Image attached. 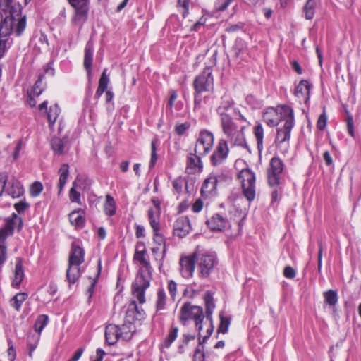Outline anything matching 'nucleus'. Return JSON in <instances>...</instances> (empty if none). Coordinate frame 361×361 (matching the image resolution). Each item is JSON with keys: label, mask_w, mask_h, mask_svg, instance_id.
I'll return each mask as SVG.
<instances>
[{"label": "nucleus", "mask_w": 361, "mask_h": 361, "mask_svg": "<svg viewBox=\"0 0 361 361\" xmlns=\"http://www.w3.org/2000/svg\"><path fill=\"white\" fill-rule=\"evenodd\" d=\"M184 185H185V188L188 189L187 182L183 178L180 176L176 178L172 182L173 190L178 194L182 192L183 186Z\"/></svg>", "instance_id": "3c124183"}, {"label": "nucleus", "mask_w": 361, "mask_h": 361, "mask_svg": "<svg viewBox=\"0 0 361 361\" xmlns=\"http://www.w3.org/2000/svg\"><path fill=\"white\" fill-rule=\"evenodd\" d=\"M44 76L42 75H39L38 79L35 82L34 86L30 92L33 96L38 97L39 96L44 90V87L42 86V80Z\"/></svg>", "instance_id": "09e8293b"}, {"label": "nucleus", "mask_w": 361, "mask_h": 361, "mask_svg": "<svg viewBox=\"0 0 361 361\" xmlns=\"http://www.w3.org/2000/svg\"><path fill=\"white\" fill-rule=\"evenodd\" d=\"M167 288L170 293L171 300L175 301L177 295V283L173 280H169Z\"/></svg>", "instance_id": "13d9d810"}, {"label": "nucleus", "mask_w": 361, "mask_h": 361, "mask_svg": "<svg viewBox=\"0 0 361 361\" xmlns=\"http://www.w3.org/2000/svg\"><path fill=\"white\" fill-rule=\"evenodd\" d=\"M245 100L247 104L249 105L252 109H259L263 105L262 101L252 94L247 95Z\"/></svg>", "instance_id": "de8ad7c7"}, {"label": "nucleus", "mask_w": 361, "mask_h": 361, "mask_svg": "<svg viewBox=\"0 0 361 361\" xmlns=\"http://www.w3.org/2000/svg\"><path fill=\"white\" fill-rule=\"evenodd\" d=\"M195 252L199 277L207 278L218 263L217 257L214 253Z\"/></svg>", "instance_id": "6e6552de"}, {"label": "nucleus", "mask_w": 361, "mask_h": 361, "mask_svg": "<svg viewBox=\"0 0 361 361\" xmlns=\"http://www.w3.org/2000/svg\"><path fill=\"white\" fill-rule=\"evenodd\" d=\"M262 118L263 121L270 127L276 126L279 124L278 113L274 108H269L264 112Z\"/></svg>", "instance_id": "c756f323"}, {"label": "nucleus", "mask_w": 361, "mask_h": 361, "mask_svg": "<svg viewBox=\"0 0 361 361\" xmlns=\"http://www.w3.org/2000/svg\"><path fill=\"white\" fill-rule=\"evenodd\" d=\"M323 297L324 300V307L328 305L334 310L338 301L337 291L332 289L328 290L323 293Z\"/></svg>", "instance_id": "2f4dec72"}, {"label": "nucleus", "mask_w": 361, "mask_h": 361, "mask_svg": "<svg viewBox=\"0 0 361 361\" xmlns=\"http://www.w3.org/2000/svg\"><path fill=\"white\" fill-rule=\"evenodd\" d=\"M200 340V338H198ZM205 342H203L202 344L199 343V346L196 348L194 355H193V360L192 361H205V354L204 352V347L202 346L203 343Z\"/></svg>", "instance_id": "864d4df0"}, {"label": "nucleus", "mask_w": 361, "mask_h": 361, "mask_svg": "<svg viewBox=\"0 0 361 361\" xmlns=\"http://www.w3.org/2000/svg\"><path fill=\"white\" fill-rule=\"evenodd\" d=\"M76 188L77 183L76 180H75L73 183V186L69 191V199L71 202H76L79 204H81V195L78 191L76 190Z\"/></svg>", "instance_id": "a18cd8bd"}, {"label": "nucleus", "mask_w": 361, "mask_h": 361, "mask_svg": "<svg viewBox=\"0 0 361 361\" xmlns=\"http://www.w3.org/2000/svg\"><path fill=\"white\" fill-rule=\"evenodd\" d=\"M214 137L212 133L204 130L200 131L197 139L194 152L200 155L205 156L213 147Z\"/></svg>", "instance_id": "ddd939ff"}, {"label": "nucleus", "mask_w": 361, "mask_h": 361, "mask_svg": "<svg viewBox=\"0 0 361 361\" xmlns=\"http://www.w3.org/2000/svg\"><path fill=\"white\" fill-rule=\"evenodd\" d=\"M271 188H273L271 192V203H274L279 200V195L281 193V189L280 185Z\"/></svg>", "instance_id": "774afa93"}, {"label": "nucleus", "mask_w": 361, "mask_h": 361, "mask_svg": "<svg viewBox=\"0 0 361 361\" xmlns=\"http://www.w3.org/2000/svg\"><path fill=\"white\" fill-rule=\"evenodd\" d=\"M230 325V319L227 317H220V324L218 327V333L226 334L228 332Z\"/></svg>", "instance_id": "5fc2aeb1"}, {"label": "nucleus", "mask_w": 361, "mask_h": 361, "mask_svg": "<svg viewBox=\"0 0 361 361\" xmlns=\"http://www.w3.org/2000/svg\"><path fill=\"white\" fill-rule=\"evenodd\" d=\"M245 48V44L242 40L235 41L232 48L234 56L238 57Z\"/></svg>", "instance_id": "4d7b16f0"}, {"label": "nucleus", "mask_w": 361, "mask_h": 361, "mask_svg": "<svg viewBox=\"0 0 361 361\" xmlns=\"http://www.w3.org/2000/svg\"><path fill=\"white\" fill-rule=\"evenodd\" d=\"M229 154V148L227 140L220 139L217 145L210 157V162L214 166H219L224 164Z\"/></svg>", "instance_id": "4468645a"}, {"label": "nucleus", "mask_w": 361, "mask_h": 361, "mask_svg": "<svg viewBox=\"0 0 361 361\" xmlns=\"http://www.w3.org/2000/svg\"><path fill=\"white\" fill-rule=\"evenodd\" d=\"M204 319L202 307L197 305H192L190 302H185L180 310L179 320L180 323L185 326L188 320H194L195 326L198 331L199 338L202 339L201 331L202 330V324Z\"/></svg>", "instance_id": "39448f33"}, {"label": "nucleus", "mask_w": 361, "mask_h": 361, "mask_svg": "<svg viewBox=\"0 0 361 361\" xmlns=\"http://www.w3.org/2000/svg\"><path fill=\"white\" fill-rule=\"evenodd\" d=\"M281 114L284 123L282 126L277 128L275 143L276 145H283L288 143L290 139V133L295 125L294 113L292 107L288 105L281 106Z\"/></svg>", "instance_id": "423d86ee"}, {"label": "nucleus", "mask_w": 361, "mask_h": 361, "mask_svg": "<svg viewBox=\"0 0 361 361\" xmlns=\"http://www.w3.org/2000/svg\"><path fill=\"white\" fill-rule=\"evenodd\" d=\"M49 323V317L47 314H40L37 317L34 324L35 331L40 335L42 330Z\"/></svg>", "instance_id": "79ce46f5"}, {"label": "nucleus", "mask_w": 361, "mask_h": 361, "mask_svg": "<svg viewBox=\"0 0 361 361\" xmlns=\"http://www.w3.org/2000/svg\"><path fill=\"white\" fill-rule=\"evenodd\" d=\"M234 102L231 98L228 96L221 97V102L218 106L216 111L220 118L231 117L228 111L233 108Z\"/></svg>", "instance_id": "a878e982"}, {"label": "nucleus", "mask_w": 361, "mask_h": 361, "mask_svg": "<svg viewBox=\"0 0 361 361\" xmlns=\"http://www.w3.org/2000/svg\"><path fill=\"white\" fill-rule=\"evenodd\" d=\"M190 126V124L188 122L177 123L175 126V131L178 135H183Z\"/></svg>", "instance_id": "0e129e2a"}, {"label": "nucleus", "mask_w": 361, "mask_h": 361, "mask_svg": "<svg viewBox=\"0 0 361 361\" xmlns=\"http://www.w3.org/2000/svg\"><path fill=\"white\" fill-rule=\"evenodd\" d=\"M204 300L206 307V315L204 317H206L208 323H204V324L207 326V334L202 337V340L200 339V344H202L203 342H206L214 331L212 313L215 309L216 305L214 303L213 294L210 291L206 292ZM199 338H200V337Z\"/></svg>", "instance_id": "f8f14e48"}, {"label": "nucleus", "mask_w": 361, "mask_h": 361, "mask_svg": "<svg viewBox=\"0 0 361 361\" xmlns=\"http://www.w3.org/2000/svg\"><path fill=\"white\" fill-rule=\"evenodd\" d=\"M83 212L82 209H75L68 215L70 222L72 225L78 227H82L85 225V218L83 215L79 214V212Z\"/></svg>", "instance_id": "72a5a7b5"}, {"label": "nucleus", "mask_w": 361, "mask_h": 361, "mask_svg": "<svg viewBox=\"0 0 361 361\" xmlns=\"http://www.w3.org/2000/svg\"><path fill=\"white\" fill-rule=\"evenodd\" d=\"M40 335H29L27 338V347L29 350L28 355L30 357H32V353L37 348L39 341Z\"/></svg>", "instance_id": "a19ab883"}, {"label": "nucleus", "mask_w": 361, "mask_h": 361, "mask_svg": "<svg viewBox=\"0 0 361 361\" xmlns=\"http://www.w3.org/2000/svg\"><path fill=\"white\" fill-rule=\"evenodd\" d=\"M23 227L22 218L13 213L10 216L0 219V243H4L6 238L12 235L15 228L20 231Z\"/></svg>", "instance_id": "1a4fd4ad"}, {"label": "nucleus", "mask_w": 361, "mask_h": 361, "mask_svg": "<svg viewBox=\"0 0 361 361\" xmlns=\"http://www.w3.org/2000/svg\"><path fill=\"white\" fill-rule=\"evenodd\" d=\"M121 338L120 326L110 324L105 329V340L109 345H113Z\"/></svg>", "instance_id": "b1692460"}, {"label": "nucleus", "mask_w": 361, "mask_h": 361, "mask_svg": "<svg viewBox=\"0 0 361 361\" xmlns=\"http://www.w3.org/2000/svg\"><path fill=\"white\" fill-rule=\"evenodd\" d=\"M178 331L179 329L177 326H172L169 330L168 336L161 343V347L164 348H169L177 338Z\"/></svg>", "instance_id": "4c0bfd02"}, {"label": "nucleus", "mask_w": 361, "mask_h": 361, "mask_svg": "<svg viewBox=\"0 0 361 361\" xmlns=\"http://www.w3.org/2000/svg\"><path fill=\"white\" fill-rule=\"evenodd\" d=\"M60 112V108L56 104L49 107V110L47 111V118L50 127L54 126L59 116Z\"/></svg>", "instance_id": "ea45409f"}, {"label": "nucleus", "mask_w": 361, "mask_h": 361, "mask_svg": "<svg viewBox=\"0 0 361 361\" xmlns=\"http://www.w3.org/2000/svg\"><path fill=\"white\" fill-rule=\"evenodd\" d=\"M85 250L78 243H73L69 255L68 263L80 265L84 262Z\"/></svg>", "instance_id": "5701e85b"}, {"label": "nucleus", "mask_w": 361, "mask_h": 361, "mask_svg": "<svg viewBox=\"0 0 361 361\" xmlns=\"http://www.w3.org/2000/svg\"><path fill=\"white\" fill-rule=\"evenodd\" d=\"M27 298V294L19 293L14 295L10 300V305L16 311H20L23 302Z\"/></svg>", "instance_id": "58836bf2"}, {"label": "nucleus", "mask_w": 361, "mask_h": 361, "mask_svg": "<svg viewBox=\"0 0 361 361\" xmlns=\"http://www.w3.org/2000/svg\"><path fill=\"white\" fill-rule=\"evenodd\" d=\"M93 54H94L93 44L90 41H89L86 44V46L85 48L83 66L87 72V78L90 82L91 81L92 77V61H93Z\"/></svg>", "instance_id": "4be33fe9"}, {"label": "nucleus", "mask_w": 361, "mask_h": 361, "mask_svg": "<svg viewBox=\"0 0 361 361\" xmlns=\"http://www.w3.org/2000/svg\"><path fill=\"white\" fill-rule=\"evenodd\" d=\"M232 1L233 0H216L214 4L215 8L219 11H224Z\"/></svg>", "instance_id": "680f3d73"}, {"label": "nucleus", "mask_w": 361, "mask_h": 361, "mask_svg": "<svg viewBox=\"0 0 361 361\" xmlns=\"http://www.w3.org/2000/svg\"><path fill=\"white\" fill-rule=\"evenodd\" d=\"M80 266L68 263V267L66 270V279L70 284H74L80 279L82 274Z\"/></svg>", "instance_id": "cd10ccee"}, {"label": "nucleus", "mask_w": 361, "mask_h": 361, "mask_svg": "<svg viewBox=\"0 0 361 361\" xmlns=\"http://www.w3.org/2000/svg\"><path fill=\"white\" fill-rule=\"evenodd\" d=\"M109 83V78L108 75H106V69L105 68L103 71V72L100 76L98 87L106 90Z\"/></svg>", "instance_id": "e2e57ef3"}, {"label": "nucleus", "mask_w": 361, "mask_h": 361, "mask_svg": "<svg viewBox=\"0 0 361 361\" xmlns=\"http://www.w3.org/2000/svg\"><path fill=\"white\" fill-rule=\"evenodd\" d=\"M43 185L39 181L32 183L30 188V193L32 197H37L42 191Z\"/></svg>", "instance_id": "6e6d98bb"}, {"label": "nucleus", "mask_w": 361, "mask_h": 361, "mask_svg": "<svg viewBox=\"0 0 361 361\" xmlns=\"http://www.w3.org/2000/svg\"><path fill=\"white\" fill-rule=\"evenodd\" d=\"M196 263V252L189 256L182 257L179 262L181 276L185 279L191 278L193 275Z\"/></svg>", "instance_id": "2eb2a0df"}, {"label": "nucleus", "mask_w": 361, "mask_h": 361, "mask_svg": "<svg viewBox=\"0 0 361 361\" xmlns=\"http://www.w3.org/2000/svg\"><path fill=\"white\" fill-rule=\"evenodd\" d=\"M25 277L24 269L23 268V262L21 258H16L15 269H14V276L12 280V286L14 288H19L21 282L23 281Z\"/></svg>", "instance_id": "bb28decb"}, {"label": "nucleus", "mask_w": 361, "mask_h": 361, "mask_svg": "<svg viewBox=\"0 0 361 361\" xmlns=\"http://www.w3.org/2000/svg\"><path fill=\"white\" fill-rule=\"evenodd\" d=\"M51 149L56 154H62L64 150L63 141L58 137H54L51 141Z\"/></svg>", "instance_id": "49530a36"}, {"label": "nucleus", "mask_w": 361, "mask_h": 361, "mask_svg": "<svg viewBox=\"0 0 361 361\" xmlns=\"http://www.w3.org/2000/svg\"><path fill=\"white\" fill-rule=\"evenodd\" d=\"M253 133L257 141V149L259 153H261L264 149L263 147V139H264V128L260 123H257L253 129Z\"/></svg>", "instance_id": "f704fd0d"}, {"label": "nucleus", "mask_w": 361, "mask_h": 361, "mask_svg": "<svg viewBox=\"0 0 361 361\" xmlns=\"http://www.w3.org/2000/svg\"><path fill=\"white\" fill-rule=\"evenodd\" d=\"M316 0H307L305 3L303 10L305 17L307 20H311L314 18L315 13Z\"/></svg>", "instance_id": "37998d69"}, {"label": "nucleus", "mask_w": 361, "mask_h": 361, "mask_svg": "<svg viewBox=\"0 0 361 361\" xmlns=\"http://www.w3.org/2000/svg\"><path fill=\"white\" fill-rule=\"evenodd\" d=\"M146 250L135 251L134 259L142 265L132 283L131 293L140 304H144L145 300V291L149 287L152 279V267L149 262L145 258Z\"/></svg>", "instance_id": "f257e3e1"}, {"label": "nucleus", "mask_w": 361, "mask_h": 361, "mask_svg": "<svg viewBox=\"0 0 361 361\" xmlns=\"http://www.w3.org/2000/svg\"><path fill=\"white\" fill-rule=\"evenodd\" d=\"M159 144L158 140L157 139L152 140L151 142V158L149 166V168H153L157 161V146Z\"/></svg>", "instance_id": "8fccbe9b"}, {"label": "nucleus", "mask_w": 361, "mask_h": 361, "mask_svg": "<svg viewBox=\"0 0 361 361\" xmlns=\"http://www.w3.org/2000/svg\"><path fill=\"white\" fill-rule=\"evenodd\" d=\"M167 305V295L165 290L161 287L159 288L157 291L156 300H155V309L156 312H159L166 308Z\"/></svg>", "instance_id": "c85d7f7f"}, {"label": "nucleus", "mask_w": 361, "mask_h": 361, "mask_svg": "<svg viewBox=\"0 0 361 361\" xmlns=\"http://www.w3.org/2000/svg\"><path fill=\"white\" fill-rule=\"evenodd\" d=\"M13 1V0H0V15L6 13V11L12 6Z\"/></svg>", "instance_id": "338daca9"}, {"label": "nucleus", "mask_w": 361, "mask_h": 361, "mask_svg": "<svg viewBox=\"0 0 361 361\" xmlns=\"http://www.w3.org/2000/svg\"><path fill=\"white\" fill-rule=\"evenodd\" d=\"M5 192L13 198L20 197L24 193V189L20 182L15 177L8 178L7 176Z\"/></svg>", "instance_id": "aec40b11"}, {"label": "nucleus", "mask_w": 361, "mask_h": 361, "mask_svg": "<svg viewBox=\"0 0 361 361\" xmlns=\"http://www.w3.org/2000/svg\"><path fill=\"white\" fill-rule=\"evenodd\" d=\"M284 164L279 157H274L267 169V180L270 187L280 185Z\"/></svg>", "instance_id": "9b49d317"}, {"label": "nucleus", "mask_w": 361, "mask_h": 361, "mask_svg": "<svg viewBox=\"0 0 361 361\" xmlns=\"http://www.w3.org/2000/svg\"><path fill=\"white\" fill-rule=\"evenodd\" d=\"M142 312L138 310L135 301H131L127 307L124 322L133 324L135 320L141 319Z\"/></svg>", "instance_id": "393cba45"}, {"label": "nucleus", "mask_w": 361, "mask_h": 361, "mask_svg": "<svg viewBox=\"0 0 361 361\" xmlns=\"http://www.w3.org/2000/svg\"><path fill=\"white\" fill-rule=\"evenodd\" d=\"M59 180L58 185V195H60L63 190L64 186L66 184L67 179L69 175V166L67 164H63L59 170Z\"/></svg>", "instance_id": "7c9ffc66"}, {"label": "nucleus", "mask_w": 361, "mask_h": 361, "mask_svg": "<svg viewBox=\"0 0 361 361\" xmlns=\"http://www.w3.org/2000/svg\"><path fill=\"white\" fill-rule=\"evenodd\" d=\"M68 1L75 10L72 18L73 24L81 28L88 18L90 0H68Z\"/></svg>", "instance_id": "9d476101"}, {"label": "nucleus", "mask_w": 361, "mask_h": 361, "mask_svg": "<svg viewBox=\"0 0 361 361\" xmlns=\"http://www.w3.org/2000/svg\"><path fill=\"white\" fill-rule=\"evenodd\" d=\"M222 179L220 175L212 172L203 182L201 188L202 195L207 197L215 195L217 183Z\"/></svg>", "instance_id": "dca6fc26"}, {"label": "nucleus", "mask_w": 361, "mask_h": 361, "mask_svg": "<svg viewBox=\"0 0 361 361\" xmlns=\"http://www.w3.org/2000/svg\"><path fill=\"white\" fill-rule=\"evenodd\" d=\"M202 290V288L195 289L192 285H190L186 287V288L184 290L183 294L185 296L192 298L195 296H196Z\"/></svg>", "instance_id": "bf43d9fd"}, {"label": "nucleus", "mask_w": 361, "mask_h": 361, "mask_svg": "<svg viewBox=\"0 0 361 361\" xmlns=\"http://www.w3.org/2000/svg\"><path fill=\"white\" fill-rule=\"evenodd\" d=\"M135 331V327L134 324L125 322L120 326V334H121V338L126 341L130 340Z\"/></svg>", "instance_id": "c9c22d12"}, {"label": "nucleus", "mask_w": 361, "mask_h": 361, "mask_svg": "<svg viewBox=\"0 0 361 361\" xmlns=\"http://www.w3.org/2000/svg\"><path fill=\"white\" fill-rule=\"evenodd\" d=\"M104 211L106 215L111 216L116 212V202L112 196L107 195L104 204Z\"/></svg>", "instance_id": "e433bc0d"}, {"label": "nucleus", "mask_w": 361, "mask_h": 361, "mask_svg": "<svg viewBox=\"0 0 361 361\" xmlns=\"http://www.w3.org/2000/svg\"><path fill=\"white\" fill-rule=\"evenodd\" d=\"M193 87L195 90L194 111H197L202 108L201 94L214 89V78L210 67H206L200 75L196 76Z\"/></svg>", "instance_id": "20e7f679"}, {"label": "nucleus", "mask_w": 361, "mask_h": 361, "mask_svg": "<svg viewBox=\"0 0 361 361\" xmlns=\"http://www.w3.org/2000/svg\"><path fill=\"white\" fill-rule=\"evenodd\" d=\"M20 4L12 5L7 11L0 15V35L20 37L25 30L26 16L22 15Z\"/></svg>", "instance_id": "f03ea898"}, {"label": "nucleus", "mask_w": 361, "mask_h": 361, "mask_svg": "<svg viewBox=\"0 0 361 361\" xmlns=\"http://www.w3.org/2000/svg\"><path fill=\"white\" fill-rule=\"evenodd\" d=\"M208 227L212 231H222L231 228L229 220L222 214L216 213L207 220Z\"/></svg>", "instance_id": "f3484780"}, {"label": "nucleus", "mask_w": 361, "mask_h": 361, "mask_svg": "<svg viewBox=\"0 0 361 361\" xmlns=\"http://www.w3.org/2000/svg\"><path fill=\"white\" fill-rule=\"evenodd\" d=\"M237 178L240 180L244 197L249 202H252L256 196V176L255 173L248 168L243 169L238 173Z\"/></svg>", "instance_id": "0eeeda50"}, {"label": "nucleus", "mask_w": 361, "mask_h": 361, "mask_svg": "<svg viewBox=\"0 0 361 361\" xmlns=\"http://www.w3.org/2000/svg\"><path fill=\"white\" fill-rule=\"evenodd\" d=\"M161 228H158L157 230H152L153 231V240L154 243L157 244L158 245H161L164 244L165 245V238L164 236L160 233ZM163 255L160 259V260H162L165 253H166V247H164L163 249Z\"/></svg>", "instance_id": "c03bdc74"}, {"label": "nucleus", "mask_w": 361, "mask_h": 361, "mask_svg": "<svg viewBox=\"0 0 361 361\" xmlns=\"http://www.w3.org/2000/svg\"><path fill=\"white\" fill-rule=\"evenodd\" d=\"M220 121L224 134L229 139L233 145L240 147L251 153V149L246 141L244 133L245 126H241L239 129L231 116L220 118Z\"/></svg>", "instance_id": "7ed1b4c3"}, {"label": "nucleus", "mask_w": 361, "mask_h": 361, "mask_svg": "<svg viewBox=\"0 0 361 361\" xmlns=\"http://www.w3.org/2000/svg\"><path fill=\"white\" fill-rule=\"evenodd\" d=\"M327 123V116L325 113V111H323V113L319 116L317 122V127L321 130H323Z\"/></svg>", "instance_id": "69168bd1"}, {"label": "nucleus", "mask_w": 361, "mask_h": 361, "mask_svg": "<svg viewBox=\"0 0 361 361\" xmlns=\"http://www.w3.org/2000/svg\"><path fill=\"white\" fill-rule=\"evenodd\" d=\"M201 157L202 156L195 153V152L188 154L185 171L188 174H195L202 171L203 164L201 161Z\"/></svg>", "instance_id": "6ab92c4d"}, {"label": "nucleus", "mask_w": 361, "mask_h": 361, "mask_svg": "<svg viewBox=\"0 0 361 361\" xmlns=\"http://www.w3.org/2000/svg\"><path fill=\"white\" fill-rule=\"evenodd\" d=\"M312 85L307 80H302L295 88L294 94L300 102L307 103L310 99Z\"/></svg>", "instance_id": "412c9836"}, {"label": "nucleus", "mask_w": 361, "mask_h": 361, "mask_svg": "<svg viewBox=\"0 0 361 361\" xmlns=\"http://www.w3.org/2000/svg\"><path fill=\"white\" fill-rule=\"evenodd\" d=\"M191 231L189 219L186 216L178 217L173 224V234L180 238L185 237Z\"/></svg>", "instance_id": "a211bd4d"}, {"label": "nucleus", "mask_w": 361, "mask_h": 361, "mask_svg": "<svg viewBox=\"0 0 361 361\" xmlns=\"http://www.w3.org/2000/svg\"><path fill=\"white\" fill-rule=\"evenodd\" d=\"M101 270H102V262H101V259H99L98 260V265H97V276H96L95 279H92L91 284H90V287L87 289V293L89 295V298H91L92 295H93L94 292V288H95V286H96V284L97 283V279H98V277L100 275Z\"/></svg>", "instance_id": "603ef678"}, {"label": "nucleus", "mask_w": 361, "mask_h": 361, "mask_svg": "<svg viewBox=\"0 0 361 361\" xmlns=\"http://www.w3.org/2000/svg\"><path fill=\"white\" fill-rule=\"evenodd\" d=\"M160 216L161 211H159V209H149L147 210L148 221L152 230H157L158 228H161Z\"/></svg>", "instance_id": "473e14b6"}, {"label": "nucleus", "mask_w": 361, "mask_h": 361, "mask_svg": "<svg viewBox=\"0 0 361 361\" xmlns=\"http://www.w3.org/2000/svg\"><path fill=\"white\" fill-rule=\"evenodd\" d=\"M347 116L345 118V121L347 123V128L349 134L353 137L354 136V122L353 116L346 111Z\"/></svg>", "instance_id": "052dcab7"}]
</instances>
